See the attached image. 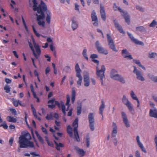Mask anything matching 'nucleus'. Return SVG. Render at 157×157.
Here are the masks:
<instances>
[{
	"label": "nucleus",
	"instance_id": "13d9d810",
	"mask_svg": "<svg viewBox=\"0 0 157 157\" xmlns=\"http://www.w3.org/2000/svg\"><path fill=\"white\" fill-rule=\"evenodd\" d=\"M79 6L77 4H75V10H77L78 12H79Z\"/></svg>",
	"mask_w": 157,
	"mask_h": 157
},
{
	"label": "nucleus",
	"instance_id": "0eeeda50",
	"mask_svg": "<svg viewBox=\"0 0 157 157\" xmlns=\"http://www.w3.org/2000/svg\"><path fill=\"white\" fill-rule=\"evenodd\" d=\"M107 37L109 48L113 51L117 52L118 50L116 48L114 42L111 36L109 34H107Z\"/></svg>",
	"mask_w": 157,
	"mask_h": 157
},
{
	"label": "nucleus",
	"instance_id": "9b49d317",
	"mask_svg": "<svg viewBox=\"0 0 157 157\" xmlns=\"http://www.w3.org/2000/svg\"><path fill=\"white\" fill-rule=\"evenodd\" d=\"M122 101L124 104L128 108V109L131 111L133 110L132 106L129 100L125 95H123L122 98Z\"/></svg>",
	"mask_w": 157,
	"mask_h": 157
},
{
	"label": "nucleus",
	"instance_id": "49530a36",
	"mask_svg": "<svg viewBox=\"0 0 157 157\" xmlns=\"http://www.w3.org/2000/svg\"><path fill=\"white\" fill-rule=\"evenodd\" d=\"M2 122L3 124H1L0 125V127H2L5 129H7L8 128V126L6 122L4 121V122L3 121Z\"/></svg>",
	"mask_w": 157,
	"mask_h": 157
},
{
	"label": "nucleus",
	"instance_id": "09e8293b",
	"mask_svg": "<svg viewBox=\"0 0 157 157\" xmlns=\"http://www.w3.org/2000/svg\"><path fill=\"white\" fill-rule=\"evenodd\" d=\"M63 71L67 73H70L71 71V69L69 67L66 66L64 68Z\"/></svg>",
	"mask_w": 157,
	"mask_h": 157
},
{
	"label": "nucleus",
	"instance_id": "58836bf2",
	"mask_svg": "<svg viewBox=\"0 0 157 157\" xmlns=\"http://www.w3.org/2000/svg\"><path fill=\"white\" fill-rule=\"evenodd\" d=\"M86 143L87 147H89L90 146V138L89 135H87L86 136Z\"/></svg>",
	"mask_w": 157,
	"mask_h": 157
},
{
	"label": "nucleus",
	"instance_id": "bb28decb",
	"mask_svg": "<svg viewBox=\"0 0 157 157\" xmlns=\"http://www.w3.org/2000/svg\"><path fill=\"white\" fill-rule=\"evenodd\" d=\"M74 149L75 150L78 151V153L81 156H83L84 155L85 152L83 149L79 148L76 146H74Z\"/></svg>",
	"mask_w": 157,
	"mask_h": 157
},
{
	"label": "nucleus",
	"instance_id": "a19ab883",
	"mask_svg": "<svg viewBox=\"0 0 157 157\" xmlns=\"http://www.w3.org/2000/svg\"><path fill=\"white\" fill-rule=\"evenodd\" d=\"M10 89L11 88L8 85H6L4 87V90H6V93H9L10 92Z\"/></svg>",
	"mask_w": 157,
	"mask_h": 157
},
{
	"label": "nucleus",
	"instance_id": "864d4df0",
	"mask_svg": "<svg viewBox=\"0 0 157 157\" xmlns=\"http://www.w3.org/2000/svg\"><path fill=\"white\" fill-rule=\"evenodd\" d=\"M98 57V55L96 54H92L90 56V58L93 59H94L95 58H97Z\"/></svg>",
	"mask_w": 157,
	"mask_h": 157
},
{
	"label": "nucleus",
	"instance_id": "dca6fc26",
	"mask_svg": "<svg viewBox=\"0 0 157 157\" xmlns=\"http://www.w3.org/2000/svg\"><path fill=\"white\" fill-rule=\"evenodd\" d=\"M83 81L84 82V86L88 87L90 84L89 73L88 72H86V74L83 75Z\"/></svg>",
	"mask_w": 157,
	"mask_h": 157
},
{
	"label": "nucleus",
	"instance_id": "69168bd1",
	"mask_svg": "<svg viewBox=\"0 0 157 157\" xmlns=\"http://www.w3.org/2000/svg\"><path fill=\"white\" fill-rule=\"evenodd\" d=\"M5 82L7 83L10 84L11 83L12 81L11 80H10L9 78H6L5 79Z\"/></svg>",
	"mask_w": 157,
	"mask_h": 157
},
{
	"label": "nucleus",
	"instance_id": "ea45409f",
	"mask_svg": "<svg viewBox=\"0 0 157 157\" xmlns=\"http://www.w3.org/2000/svg\"><path fill=\"white\" fill-rule=\"evenodd\" d=\"M12 100L13 101V103L14 105L16 107L18 105L19 102L20 101L19 100H16L14 98H12Z\"/></svg>",
	"mask_w": 157,
	"mask_h": 157
},
{
	"label": "nucleus",
	"instance_id": "4be33fe9",
	"mask_svg": "<svg viewBox=\"0 0 157 157\" xmlns=\"http://www.w3.org/2000/svg\"><path fill=\"white\" fill-rule=\"evenodd\" d=\"M101 104L100 105L99 107V113L100 114H101L102 116V120H103V113L104 110V109L105 108V103L103 100H102L101 101Z\"/></svg>",
	"mask_w": 157,
	"mask_h": 157
},
{
	"label": "nucleus",
	"instance_id": "680f3d73",
	"mask_svg": "<svg viewBox=\"0 0 157 157\" xmlns=\"http://www.w3.org/2000/svg\"><path fill=\"white\" fill-rule=\"evenodd\" d=\"M135 157H141L140 153L138 150H136L135 152Z\"/></svg>",
	"mask_w": 157,
	"mask_h": 157
},
{
	"label": "nucleus",
	"instance_id": "8fccbe9b",
	"mask_svg": "<svg viewBox=\"0 0 157 157\" xmlns=\"http://www.w3.org/2000/svg\"><path fill=\"white\" fill-rule=\"evenodd\" d=\"M70 98L68 95L67 96V101L66 103V105L70 106L71 104H69L70 102Z\"/></svg>",
	"mask_w": 157,
	"mask_h": 157
},
{
	"label": "nucleus",
	"instance_id": "f03ea898",
	"mask_svg": "<svg viewBox=\"0 0 157 157\" xmlns=\"http://www.w3.org/2000/svg\"><path fill=\"white\" fill-rule=\"evenodd\" d=\"M92 61L94 63L97 64V66L96 68L97 77L98 78H100V79L101 81V84L103 85V78L105 77L104 73L105 71V67L104 65H102L101 67V70H99L98 67L99 64V61L96 59H93Z\"/></svg>",
	"mask_w": 157,
	"mask_h": 157
},
{
	"label": "nucleus",
	"instance_id": "603ef678",
	"mask_svg": "<svg viewBox=\"0 0 157 157\" xmlns=\"http://www.w3.org/2000/svg\"><path fill=\"white\" fill-rule=\"evenodd\" d=\"M38 24L40 26H42L43 27H44L45 22L44 21H37Z\"/></svg>",
	"mask_w": 157,
	"mask_h": 157
},
{
	"label": "nucleus",
	"instance_id": "e2e57ef3",
	"mask_svg": "<svg viewBox=\"0 0 157 157\" xmlns=\"http://www.w3.org/2000/svg\"><path fill=\"white\" fill-rule=\"evenodd\" d=\"M41 129L43 132H44L45 134L47 135L48 134V132L46 128L43 127H42Z\"/></svg>",
	"mask_w": 157,
	"mask_h": 157
},
{
	"label": "nucleus",
	"instance_id": "37998d69",
	"mask_svg": "<svg viewBox=\"0 0 157 157\" xmlns=\"http://www.w3.org/2000/svg\"><path fill=\"white\" fill-rule=\"evenodd\" d=\"M136 9L140 11L141 12H143L144 11V8L142 7L139 6V5H136Z\"/></svg>",
	"mask_w": 157,
	"mask_h": 157
},
{
	"label": "nucleus",
	"instance_id": "052dcab7",
	"mask_svg": "<svg viewBox=\"0 0 157 157\" xmlns=\"http://www.w3.org/2000/svg\"><path fill=\"white\" fill-rule=\"evenodd\" d=\"M47 143L48 144V145L51 147H53L54 146V144L52 142H50L49 140H47Z\"/></svg>",
	"mask_w": 157,
	"mask_h": 157
},
{
	"label": "nucleus",
	"instance_id": "72a5a7b5",
	"mask_svg": "<svg viewBox=\"0 0 157 157\" xmlns=\"http://www.w3.org/2000/svg\"><path fill=\"white\" fill-rule=\"evenodd\" d=\"M75 71L76 73V75H81L80 73L82 71L80 68L78 64V63L76 64L75 67Z\"/></svg>",
	"mask_w": 157,
	"mask_h": 157
},
{
	"label": "nucleus",
	"instance_id": "3c124183",
	"mask_svg": "<svg viewBox=\"0 0 157 157\" xmlns=\"http://www.w3.org/2000/svg\"><path fill=\"white\" fill-rule=\"evenodd\" d=\"M122 54L124 57V56H126V55H128L129 53L127 49H123L122 50Z\"/></svg>",
	"mask_w": 157,
	"mask_h": 157
},
{
	"label": "nucleus",
	"instance_id": "20e7f679",
	"mask_svg": "<svg viewBox=\"0 0 157 157\" xmlns=\"http://www.w3.org/2000/svg\"><path fill=\"white\" fill-rule=\"evenodd\" d=\"M114 10L116 11L118 9L121 13V15L124 18L125 22L128 25L130 24V17L127 11H124L120 7H118L115 3H114L113 7Z\"/></svg>",
	"mask_w": 157,
	"mask_h": 157
},
{
	"label": "nucleus",
	"instance_id": "9d476101",
	"mask_svg": "<svg viewBox=\"0 0 157 157\" xmlns=\"http://www.w3.org/2000/svg\"><path fill=\"white\" fill-rule=\"evenodd\" d=\"M133 67H134V70L133 71V72L134 73L136 74V78H137L142 81H143L145 80V78L144 77H143L142 74L141 72L139 71L137 69L136 67L135 66H133Z\"/></svg>",
	"mask_w": 157,
	"mask_h": 157
},
{
	"label": "nucleus",
	"instance_id": "5fc2aeb1",
	"mask_svg": "<svg viewBox=\"0 0 157 157\" xmlns=\"http://www.w3.org/2000/svg\"><path fill=\"white\" fill-rule=\"evenodd\" d=\"M30 154L32 155V157H35L36 156H40V154H36L35 152H31Z\"/></svg>",
	"mask_w": 157,
	"mask_h": 157
},
{
	"label": "nucleus",
	"instance_id": "bf43d9fd",
	"mask_svg": "<svg viewBox=\"0 0 157 157\" xmlns=\"http://www.w3.org/2000/svg\"><path fill=\"white\" fill-rule=\"evenodd\" d=\"M13 137H11L10 139L9 140V143L10 145V146H12V145L13 142Z\"/></svg>",
	"mask_w": 157,
	"mask_h": 157
},
{
	"label": "nucleus",
	"instance_id": "7ed1b4c3",
	"mask_svg": "<svg viewBox=\"0 0 157 157\" xmlns=\"http://www.w3.org/2000/svg\"><path fill=\"white\" fill-rule=\"evenodd\" d=\"M117 71L114 69H112L110 73V76L112 79L118 81L122 84H124L125 82V81L124 78L121 75L118 74Z\"/></svg>",
	"mask_w": 157,
	"mask_h": 157
},
{
	"label": "nucleus",
	"instance_id": "2eb2a0df",
	"mask_svg": "<svg viewBox=\"0 0 157 157\" xmlns=\"http://www.w3.org/2000/svg\"><path fill=\"white\" fill-rule=\"evenodd\" d=\"M121 116L123 121L126 127L127 128L130 127V124L128 119L127 117L124 112H122L121 113Z\"/></svg>",
	"mask_w": 157,
	"mask_h": 157
},
{
	"label": "nucleus",
	"instance_id": "a211bd4d",
	"mask_svg": "<svg viewBox=\"0 0 157 157\" xmlns=\"http://www.w3.org/2000/svg\"><path fill=\"white\" fill-rule=\"evenodd\" d=\"M91 18L92 19V21H94L93 23L94 25L95 26H97L98 25V21L96 13L94 10L92 11L91 14Z\"/></svg>",
	"mask_w": 157,
	"mask_h": 157
},
{
	"label": "nucleus",
	"instance_id": "c9c22d12",
	"mask_svg": "<svg viewBox=\"0 0 157 157\" xmlns=\"http://www.w3.org/2000/svg\"><path fill=\"white\" fill-rule=\"evenodd\" d=\"M148 76L152 81L157 82V76H154L153 75L150 74L148 75Z\"/></svg>",
	"mask_w": 157,
	"mask_h": 157
},
{
	"label": "nucleus",
	"instance_id": "de8ad7c7",
	"mask_svg": "<svg viewBox=\"0 0 157 157\" xmlns=\"http://www.w3.org/2000/svg\"><path fill=\"white\" fill-rule=\"evenodd\" d=\"M111 138L112 139V141L113 144H114V145L115 146H116L117 145V143L118 142V140L117 138H116L115 137H112V136H111Z\"/></svg>",
	"mask_w": 157,
	"mask_h": 157
},
{
	"label": "nucleus",
	"instance_id": "c85d7f7f",
	"mask_svg": "<svg viewBox=\"0 0 157 157\" xmlns=\"http://www.w3.org/2000/svg\"><path fill=\"white\" fill-rule=\"evenodd\" d=\"M136 31H140L141 32H145L146 33L147 31L146 29L143 26H137L136 27Z\"/></svg>",
	"mask_w": 157,
	"mask_h": 157
},
{
	"label": "nucleus",
	"instance_id": "6ab92c4d",
	"mask_svg": "<svg viewBox=\"0 0 157 157\" xmlns=\"http://www.w3.org/2000/svg\"><path fill=\"white\" fill-rule=\"evenodd\" d=\"M100 12L101 18L104 21H105L106 19L105 12L104 7L102 5L101 3L100 4Z\"/></svg>",
	"mask_w": 157,
	"mask_h": 157
},
{
	"label": "nucleus",
	"instance_id": "774afa93",
	"mask_svg": "<svg viewBox=\"0 0 157 157\" xmlns=\"http://www.w3.org/2000/svg\"><path fill=\"white\" fill-rule=\"evenodd\" d=\"M44 56L47 58V60L49 62H50L51 61V57H50L48 56V55H45Z\"/></svg>",
	"mask_w": 157,
	"mask_h": 157
},
{
	"label": "nucleus",
	"instance_id": "4468645a",
	"mask_svg": "<svg viewBox=\"0 0 157 157\" xmlns=\"http://www.w3.org/2000/svg\"><path fill=\"white\" fill-rule=\"evenodd\" d=\"M127 34L131 40L135 43V44L142 46H144V44L143 42L141 41H139L138 40L135 38L129 32H127Z\"/></svg>",
	"mask_w": 157,
	"mask_h": 157
},
{
	"label": "nucleus",
	"instance_id": "f257e3e1",
	"mask_svg": "<svg viewBox=\"0 0 157 157\" xmlns=\"http://www.w3.org/2000/svg\"><path fill=\"white\" fill-rule=\"evenodd\" d=\"M31 139V135L28 132L21 135L19 137L18 141L19 146L17 149L18 152H20L21 148H32L35 149L34 143L30 141Z\"/></svg>",
	"mask_w": 157,
	"mask_h": 157
},
{
	"label": "nucleus",
	"instance_id": "f8f14e48",
	"mask_svg": "<svg viewBox=\"0 0 157 157\" xmlns=\"http://www.w3.org/2000/svg\"><path fill=\"white\" fill-rule=\"evenodd\" d=\"M33 44L36 49V51L37 53V54H36L35 52V54H33V55L36 58L38 59L40 57V55L41 54V51L39 45L36 44L33 38Z\"/></svg>",
	"mask_w": 157,
	"mask_h": 157
},
{
	"label": "nucleus",
	"instance_id": "b1692460",
	"mask_svg": "<svg viewBox=\"0 0 157 157\" xmlns=\"http://www.w3.org/2000/svg\"><path fill=\"white\" fill-rule=\"evenodd\" d=\"M149 116L157 119V109L155 108L153 109H150L149 111Z\"/></svg>",
	"mask_w": 157,
	"mask_h": 157
},
{
	"label": "nucleus",
	"instance_id": "423d86ee",
	"mask_svg": "<svg viewBox=\"0 0 157 157\" xmlns=\"http://www.w3.org/2000/svg\"><path fill=\"white\" fill-rule=\"evenodd\" d=\"M88 119L89 123V127L91 130L93 131L94 130V124L95 122L94 116L93 113H90L89 114Z\"/></svg>",
	"mask_w": 157,
	"mask_h": 157
},
{
	"label": "nucleus",
	"instance_id": "f3484780",
	"mask_svg": "<svg viewBox=\"0 0 157 157\" xmlns=\"http://www.w3.org/2000/svg\"><path fill=\"white\" fill-rule=\"evenodd\" d=\"M32 2L33 4V9L34 11H37L39 10L42 9L43 5H41V2H40V4L38 6H37L38 3L36 0H33Z\"/></svg>",
	"mask_w": 157,
	"mask_h": 157
},
{
	"label": "nucleus",
	"instance_id": "473e14b6",
	"mask_svg": "<svg viewBox=\"0 0 157 157\" xmlns=\"http://www.w3.org/2000/svg\"><path fill=\"white\" fill-rule=\"evenodd\" d=\"M133 61L135 63L138 65L139 67L142 68L144 70H146L145 68L141 64V63L139 60L133 59Z\"/></svg>",
	"mask_w": 157,
	"mask_h": 157
},
{
	"label": "nucleus",
	"instance_id": "c756f323",
	"mask_svg": "<svg viewBox=\"0 0 157 157\" xmlns=\"http://www.w3.org/2000/svg\"><path fill=\"white\" fill-rule=\"evenodd\" d=\"M76 76L78 78V79L77 81V85H78V86H80L81 85L82 77L81 75H76Z\"/></svg>",
	"mask_w": 157,
	"mask_h": 157
},
{
	"label": "nucleus",
	"instance_id": "ddd939ff",
	"mask_svg": "<svg viewBox=\"0 0 157 157\" xmlns=\"http://www.w3.org/2000/svg\"><path fill=\"white\" fill-rule=\"evenodd\" d=\"M43 11V9L37 11L38 13L40 14V15H38L37 14H36V15L37 16L36 20L37 21H40L41 20H43L44 19L45 16Z\"/></svg>",
	"mask_w": 157,
	"mask_h": 157
},
{
	"label": "nucleus",
	"instance_id": "e433bc0d",
	"mask_svg": "<svg viewBox=\"0 0 157 157\" xmlns=\"http://www.w3.org/2000/svg\"><path fill=\"white\" fill-rule=\"evenodd\" d=\"M87 51V49L86 48H84L82 52V54L84 58L86 59L87 61H88L89 59V58L86 53Z\"/></svg>",
	"mask_w": 157,
	"mask_h": 157
},
{
	"label": "nucleus",
	"instance_id": "0e129e2a",
	"mask_svg": "<svg viewBox=\"0 0 157 157\" xmlns=\"http://www.w3.org/2000/svg\"><path fill=\"white\" fill-rule=\"evenodd\" d=\"M124 58H128V59H133V58L131 55H129L128 56H124Z\"/></svg>",
	"mask_w": 157,
	"mask_h": 157
},
{
	"label": "nucleus",
	"instance_id": "338daca9",
	"mask_svg": "<svg viewBox=\"0 0 157 157\" xmlns=\"http://www.w3.org/2000/svg\"><path fill=\"white\" fill-rule=\"evenodd\" d=\"M72 110H73L72 109H71L69 110V111L68 113V114H67L68 116L70 117L71 116Z\"/></svg>",
	"mask_w": 157,
	"mask_h": 157
},
{
	"label": "nucleus",
	"instance_id": "412c9836",
	"mask_svg": "<svg viewBox=\"0 0 157 157\" xmlns=\"http://www.w3.org/2000/svg\"><path fill=\"white\" fill-rule=\"evenodd\" d=\"M113 130L112 132V137H115L117 133V128L116 124L114 122L113 123Z\"/></svg>",
	"mask_w": 157,
	"mask_h": 157
},
{
	"label": "nucleus",
	"instance_id": "aec40b11",
	"mask_svg": "<svg viewBox=\"0 0 157 157\" xmlns=\"http://www.w3.org/2000/svg\"><path fill=\"white\" fill-rule=\"evenodd\" d=\"M136 140L137 143L139 147L141 149L142 151L145 153H146L147 151L145 148L144 147L143 144L140 142V137L139 136H137L136 137Z\"/></svg>",
	"mask_w": 157,
	"mask_h": 157
},
{
	"label": "nucleus",
	"instance_id": "a18cd8bd",
	"mask_svg": "<svg viewBox=\"0 0 157 157\" xmlns=\"http://www.w3.org/2000/svg\"><path fill=\"white\" fill-rule=\"evenodd\" d=\"M46 118L48 120H52L53 119V116L52 113H50L49 115L48 114L46 117Z\"/></svg>",
	"mask_w": 157,
	"mask_h": 157
},
{
	"label": "nucleus",
	"instance_id": "5701e85b",
	"mask_svg": "<svg viewBox=\"0 0 157 157\" xmlns=\"http://www.w3.org/2000/svg\"><path fill=\"white\" fill-rule=\"evenodd\" d=\"M113 21L114 22L115 27L117 28L120 33L124 34L125 33L124 31L123 30L122 27L119 24V23L116 21L115 20H114Z\"/></svg>",
	"mask_w": 157,
	"mask_h": 157
},
{
	"label": "nucleus",
	"instance_id": "a878e982",
	"mask_svg": "<svg viewBox=\"0 0 157 157\" xmlns=\"http://www.w3.org/2000/svg\"><path fill=\"white\" fill-rule=\"evenodd\" d=\"M78 104L77 110V114L78 115H79L82 112V103L80 101H78L77 102Z\"/></svg>",
	"mask_w": 157,
	"mask_h": 157
},
{
	"label": "nucleus",
	"instance_id": "f704fd0d",
	"mask_svg": "<svg viewBox=\"0 0 157 157\" xmlns=\"http://www.w3.org/2000/svg\"><path fill=\"white\" fill-rule=\"evenodd\" d=\"M54 142L56 145V148L58 150H60V147H64V145L62 143H60L58 144V143H57L55 141H54Z\"/></svg>",
	"mask_w": 157,
	"mask_h": 157
},
{
	"label": "nucleus",
	"instance_id": "2f4dec72",
	"mask_svg": "<svg viewBox=\"0 0 157 157\" xmlns=\"http://www.w3.org/2000/svg\"><path fill=\"white\" fill-rule=\"evenodd\" d=\"M6 119L8 121L10 122L16 123L17 121L16 118L11 116H8Z\"/></svg>",
	"mask_w": 157,
	"mask_h": 157
},
{
	"label": "nucleus",
	"instance_id": "1a4fd4ad",
	"mask_svg": "<svg viewBox=\"0 0 157 157\" xmlns=\"http://www.w3.org/2000/svg\"><path fill=\"white\" fill-rule=\"evenodd\" d=\"M95 46L98 52L100 53L107 55L108 54L107 50L100 45L98 41H97L95 43Z\"/></svg>",
	"mask_w": 157,
	"mask_h": 157
},
{
	"label": "nucleus",
	"instance_id": "7c9ffc66",
	"mask_svg": "<svg viewBox=\"0 0 157 157\" xmlns=\"http://www.w3.org/2000/svg\"><path fill=\"white\" fill-rule=\"evenodd\" d=\"M67 131L70 137L72 138L73 137L72 130L70 125H69L67 126Z\"/></svg>",
	"mask_w": 157,
	"mask_h": 157
},
{
	"label": "nucleus",
	"instance_id": "6e6552de",
	"mask_svg": "<svg viewBox=\"0 0 157 157\" xmlns=\"http://www.w3.org/2000/svg\"><path fill=\"white\" fill-rule=\"evenodd\" d=\"M41 5H43L42 7L43 10L44 11H46V14L47 16L46 17V21L49 24L50 23L51 21V13L48 10H47V6L42 1H41Z\"/></svg>",
	"mask_w": 157,
	"mask_h": 157
},
{
	"label": "nucleus",
	"instance_id": "4c0bfd02",
	"mask_svg": "<svg viewBox=\"0 0 157 157\" xmlns=\"http://www.w3.org/2000/svg\"><path fill=\"white\" fill-rule=\"evenodd\" d=\"M157 56L156 53L155 52H149L148 57L150 58H154Z\"/></svg>",
	"mask_w": 157,
	"mask_h": 157
},
{
	"label": "nucleus",
	"instance_id": "393cba45",
	"mask_svg": "<svg viewBox=\"0 0 157 157\" xmlns=\"http://www.w3.org/2000/svg\"><path fill=\"white\" fill-rule=\"evenodd\" d=\"M71 27L73 30H75L78 27V24L75 17L71 20Z\"/></svg>",
	"mask_w": 157,
	"mask_h": 157
},
{
	"label": "nucleus",
	"instance_id": "6e6d98bb",
	"mask_svg": "<svg viewBox=\"0 0 157 157\" xmlns=\"http://www.w3.org/2000/svg\"><path fill=\"white\" fill-rule=\"evenodd\" d=\"M10 111L14 115H17V113L15 109L13 108L10 109Z\"/></svg>",
	"mask_w": 157,
	"mask_h": 157
},
{
	"label": "nucleus",
	"instance_id": "39448f33",
	"mask_svg": "<svg viewBox=\"0 0 157 157\" xmlns=\"http://www.w3.org/2000/svg\"><path fill=\"white\" fill-rule=\"evenodd\" d=\"M73 126L74 127L73 132L74 136L76 141L79 142L80 139L77 129L78 127V118H76L73 122Z\"/></svg>",
	"mask_w": 157,
	"mask_h": 157
},
{
	"label": "nucleus",
	"instance_id": "c03bdc74",
	"mask_svg": "<svg viewBox=\"0 0 157 157\" xmlns=\"http://www.w3.org/2000/svg\"><path fill=\"white\" fill-rule=\"evenodd\" d=\"M130 95H131V97L133 99H134V100L137 99V98L136 96V95L135 94H134V93L133 90H132L131 91Z\"/></svg>",
	"mask_w": 157,
	"mask_h": 157
},
{
	"label": "nucleus",
	"instance_id": "79ce46f5",
	"mask_svg": "<svg viewBox=\"0 0 157 157\" xmlns=\"http://www.w3.org/2000/svg\"><path fill=\"white\" fill-rule=\"evenodd\" d=\"M156 25H157V22L155 20H153L150 24L149 26L150 27H154Z\"/></svg>",
	"mask_w": 157,
	"mask_h": 157
},
{
	"label": "nucleus",
	"instance_id": "4d7b16f0",
	"mask_svg": "<svg viewBox=\"0 0 157 157\" xmlns=\"http://www.w3.org/2000/svg\"><path fill=\"white\" fill-rule=\"evenodd\" d=\"M50 48L51 51H54L55 50V48L53 46V43H52L50 45Z\"/></svg>",
	"mask_w": 157,
	"mask_h": 157
},
{
	"label": "nucleus",
	"instance_id": "cd10ccee",
	"mask_svg": "<svg viewBox=\"0 0 157 157\" xmlns=\"http://www.w3.org/2000/svg\"><path fill=\"white\" fill-rule=\"evenodd\" d=\"M76 92L75 90V88L73 87L72 89V92H71V102L72 103H73L75 99Z\"/></svg>",
	"mask_w": 157,
	"mask_h": 157
}]
</instances>
